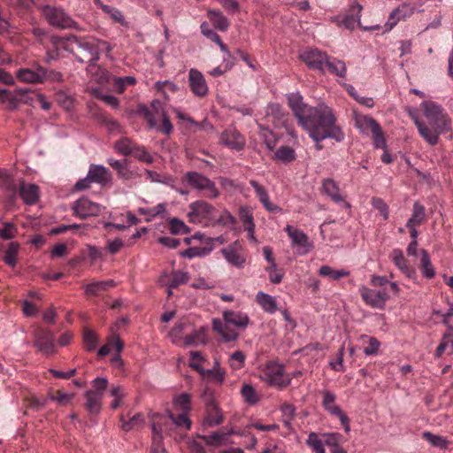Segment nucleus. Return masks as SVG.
Masks as SVG:
<instances>
[{"label": "nucleus", "instance_id": "1", "mask_svg": "<svg viewBox=\"0 0 453 453\" xmlns=\"http://www.w3.org/2000/svg\"><path fill=\"white\" fill-rule=\"evenodd\" d=\"M300 126L316 142L327 138L341 142L345 138L342 127L337 124L334 111L324 102L307 109Z\"/></svg>", "mask_w": 453, "mask_h": 453}, {"label": "nucleus", "instance_id": "2", "mask_svg": "<svg viewBox=\"0 0 453 453\" xmlns=\"http://www.w3.org/2000/svg\"><path fill=\"white\" fill-rule=\"evenodd\" d=\"M223 320L213 319L212 329L221 336L224 342L235 341L239 334L236 329L245 330L250 324V317L241 311L226 310L222 313Z\"/></svg>", "mask_w": 453, "mask_h": 453}, {"label": "nucleus", "instance_id": "3", "mask_svg": "<svg viewBox=\"0 0 453 453\" xmlns=\"http://www.w3.org/2000/svg\"><path fill=\"white\" fill-rule=\"evenodd\" d=\"M67 41L72 45H76L77 49L81 50V54H74L75 60L81 64L86 63L89 67L96 65L101 51L104 50L106 53H110L112 50V47L108 42L96 38H81L72 35L67 38Z\"/></svg>", "mask_w": 453, "mask_h": 453}, {"label": "nucleus", "instance_id": "4", "mask_svg": "<svg viewBox=\"0 0 453 453\" xmlns=\"http://www.w3.org/2000/svg\"><path fill=\"white\" fill-rule=\"evenodd\" d=\"M39 9L43 18L51 27L60 29L81 30L78 23L62 7L45 4Z\"/></svg>", "mask_w": 453, "mask_h": 453}, {"label": "nucleus", "instance_id": "5", "mask_svg": "<svg viewBox=\"0 0 453 453\" xmlns=\"http://www.w3.org/2000/svg\"><path fill=\"white\" fill-rule=\"evenodd\" d=\"M421 108L429 124L440 132H447L451 129V120L441 105L433 101H424L421 104Z\"/></svg>", "mask_w": 453, "mask_h": 453}, {"label": "nucleus", "instance_id": "6", "mask_svg": "<svg viewBox=\"0 0 453 453\" xmlns=\"http://www.w3.org/2000/svg\"><path fill=\"white\" fill-rule=\"evenodd\" d=\"M259 378L268 385L280 388L291 382V377L285 373L284 366L274 362H270L260 369Z\"/></svg>", "mask_w": 453, "mask_h": 453}, {"label": "nucleus", "instance_id": "7", "mask_svg": "<svg viewBox=\"0 0 453 453\" xmlns=\"http://www.w3.org/2000/svg\"><path fill=\"white\" fill-rule=\"evenodd\" d=\"M216 208L205 201H196L189 205V221L203 226L212 225L216 219Z\"/></svg>", "mask_w": 453, "mask_h": 453}, {"label": "nucleus", "instance_id": "8", "mask_svg": "<svg viewBox=\"0 0 453 453\" xmlns=\"http://www.w3.org/2000/svg\"><path fill=\"white\" fill-rule=\"evenodd\" d=\"M184 180L192 188L200 191L207 198L214 199L219 195L215 183L200 173L188 172Z\"/></svg>", "mask_w": 453, "mask_h": 453}, {"label": "nucleus", "instance_id": "9", "mask_svg": "<svg viewBox=\"0 0 453 453\" xmlns=\"http://www.w3.org/2000/svg\"><path fill=\"white\" fill-rule=\"evenodd\" d=\"M362 9L363 7L361 4L358 3H353L349 6V14L333 16L330 18V21L336 24L338 27H344L349 30H353L356 26H358L367 31L376 30L379 27V25L371 27L361 26L360 19Z\"/></svg>", "mask_w": 453, "mask_h": 453}, {"label": "nucleus", "instance_id": "10", "mask_svg": "<svg viewBox=\"0 0 453 453\" xmlns=\"http://www.w3.org/2000/svg\"><path fill=\"white\" fill-rule=\"evenodd\" d=\"M145 117L151 128L157 127L158 119H162V125L158 127V131L165 134H169L173 131V125L160 101L154 100L151 103V110L147 111Z\"/></svg>", "mask_w": 453, "mask_h": 453}, {"label": "nucleus", "instance_id": "11", "mask_svg": "<svg viewBox=\"0 0 453 453\" xmlns=\"http://www.w3.org/2000/svg\"><path fill=\"white\" fill-rule=\"evenodd\" d=\"M150 418L152 429V445L150 453H165V449L162 444L163 436L164 434L167 436H173V434L171 433V430L165 426V424L163 426L160 420L156 419H162V417L159 415V413H153L150 416Z\"/></svg>", "mask_w": 453, "mask_h": 453}, {"label": "nucleus", "instance_id": "12", "mask_svg": "<svg viewBox=\"0 0 453 453\" xmlns=\"http://www.w3.org/2000/svg\"><path fill=\"white\" fill-rule=\"evenodd\" d=\"M323 399L321 404L329 414L339 418L341 425L346 433L350 431L349 418L341 407L335 403L336 395L334 392L324 390L322 392Z\"/></svg>", "mask_w": 453, "mask_h": 453}, {"label": "nucleus", "instance_id": "13", "mask_svg": "<svg viewBox=\"0 0 453 453\" xmlns=\"http://www.w3.org/2000/svg\"><path fill=\"white\" fill-rule=\"evenodd\" d=\"M358 291L364 303L373 309H384L389 298L386 290H376L365 285L360 286Z\"/></svg>", "mask_w": 453, "mask_h": 453}, {"label": "nucleus", "instance_id": "14", "mask_svg": "<svg viewBox=\"0 0 453 453\" xmlns=\"http://www.w3.org/2000/svg\"><path fill=\"white\" fill-rule=\"evenodd\" d=\"M162 417V419H160V422L164 425L165 424L166 427L171 430V433L173 434V438H177V434L175 430L179 429L180 431H188L191 427V421L188 416V412H181L177 416H174L172 411H167L166 417L163 414H159ZM157 420H159V418H156Z\"/></svg>", "mask_w": 453, "mask_h": 453}, {"label": "nucleus", "instance_id": "15", "mask_svg": "<svg viewBox=\"0 0 453 453\" xmlns=\"http://www.w3.org/2000/svg\"><path fill=\"white\" fill-rule=\"evenodd\" d=\"M327 53L319 49H308L300 54V58L305 65L311 68L326 73V62L327 60Z\"/></svg>", "mask_w": 453, "mask_h": 453}, {"label": "nucleus", "instance_id": "16", "mask_svg": "<svg viewBox=\"0 0 453 453\" xmlns=\"http://www.w3.org/2000/svg\"><path fill=\"white\" fill-rule=\"evenodd\" d=\"M34 345L44 356H50L55 353V336L52 332L45 329H39L35 334Z\"/></svg>", "mask_w": 453, "mask_h": 453}, {"label": "nucleus", "instance_id": "17", "mask_svg": "<svg viewBox=\"0 0 453 453\" xmlns=\"http://www.w3.org/2000/svg\"><path fill=\"white\" fill-rule=\"evenodd\" d=\"M285 231L291 240L292 246L298 249L299 254L305 255L311 250L312 245L304 232L290 225L285 227Z\"/></svg>", "mask_w": 453, "mask_h": 453}, {"label": "nucleus", "instance_id": "18", "mask_svg": "<svg viewBox=\"0 0 453 453\" xmlns=\"http://www.w3.org/2000/svg\"><path fill=\"white\" fill-rule=\"evenodd\" d=\"M250 185L254 189L257 198L259 200L265 211L271 213L282 212V208L270 200L268 190L265 186L253 179L250 180Z\"/></svg>", "mask_w": 453, "mask_h": 453}, {"label": "nucleus", "instance_id": "19", "mask_svg": "<svg viewBox=\"0 0 453 453\" xmlns=\"http://www.w3.org/2000/svg\"><path fill=\"white\" fill-rule=\"evenodd\" d=\"M188 83L192 93L198 97H204L209 88L203 74L197 69L191 68L188 72Z\"/></svg>", "mask_w": 453, "mask_h": 453}, {"label": "nucleus", "instance_id": "20", "mask_svg": "<svg viewBox=\"0 0 453 453\" xmlns=\"http://www.w3.org/2000/svg\"><path fill=\"white\" fill-rule=\"evenodd\" d=\"M221 254L229 265L239 269L244 267L246 257L242 254V248L238 242L222 249Z\"/></svg>", "mask_w": 453, "mask_h": 453}, {"label": "nucleus", "instance_id": "21", "mask_svg": "<svg viewBox=\"0 0 453 453\" xmlns=\"http://www.w3.org/2000/svg\"><path fill=\"white\" fill-rule=\"evenodd\" d=\"M72 208L74 214L81 219L97 216L101 211V207L98 203L85 197L75 201Z\"/></svg>", "mask_w": 453, "mask_h": 453}, {"label": "nucleus", "instance_id": "22", "mask_svg": "<svg viewBox=\"0 0 453 453\" xmlns=\"http://www.w3.org/2000/svg\"><path fill=\"white\" fill-rule=\"evenodd\" d=\"M321 188L322 192L336 204H339L346 209L350 208L349 203L345 200L343 196H342L340 188L335 180L330 178L325 179L322 181Z\"/></svg>", "mask_w": 453, "mask_h": 453}, {"label": "nucleus", "instance_id": "23", "mask_svg": "<svg viewBox=\"0 0 453 453\" xmlns=\"http://www.w3.org/2000/svg\"><path fill=\"white\" fill-rule=\"evenodd\" d=\"M44 74V68L40 65L20 68L16 73L19 81L31 84L43 83Z\"/></svg>", "mask_w": 453, "mask_h": 453}, {"label": "nucleus", "instance_id": "24", "mask_svg": "<svg viewBox=\"0 0 453 453\" xmlns=\"http://www.w3.org/2000/svg\"><path fill=\"white\" fill-rule=\"evenodd\" d=\"M288 106L292 110L298 124L303 119L307 109L311 106L303 102V97L299 92H292L286 95Z\"/></svg>", "mask_w": 453, "mask_h": 453}, {"label": "nucleus", "instance_id": "25", "mask_svg": "<svg viewBox=\"0 0 453 453\" xmlns=\"http://www.w3.org/2000/svg\"><path fill=\"white\" fill-rule=\"evenodd\" d=\"M220 142L232 149L240 150L245 145L244 138L234 129H227L221 134Z\"/></svg>", "mask_w": 453, "mask_h": 453}, {"label": "nucleus", "instance_id": "26", "mask_svg": "<svg viewBox=\"0 0 453 453\" xmlns=\"http://www.w3.org/2000/svg\"><path fill=\"white\" fill-rule=\"evenodd\" d=\"M94 4L107 14L113 22L118 23L126 28L129 27V22L126 19L123 12L119 9L111 5L104 4L101 0H94Z\"/></svg>", "mask_w": 453, "mask_h": 453}, {"label": "nucleus", "instance_id": "27", "mask_svg": "<svg viewBox=\"0 0 453 453\" xmlns=\"http://www.w3.org/2000/svg\"><path fill=\"white\" fill-rule=\"evenodd\" d=\"M189 277L188 273L182 271H173L171 273H164L159 279V282L168 288H177L180 285L186 283Z\"/></svg>", "mask_w": 453, "mask_h": 453}, {"label": "nucleus", "instance_id": "28", "mask_svg": "<svg viewBox=\"0 0 453 453\" xmlns=\"http://www.w3.org/2000/svg\"><path fill=\"white\" fill-rule=\"evenodd\" d=\"M390 258L395 266L409 279L415 278V270L408 264L403 253L399 249H395L390 254Z\"/></svg>", "mask_w": 453, "mask_h": 453}, {"label": "nucleus", "instance_id": "29", "mask_svg": "<svg viewBox=\"0 0 453 453\" xmlns=\"http://www.w3.org/2000/svg\"><path fill=\"white\" fill-rule=\"evenodd\" d=\"M88 173L94 183L105 185L111 180V173L103 165H90Z\"/></svg>", "mask_w": 453, "mask_h": 453}, {"label": "nucleus", "instance_id": "30", "mask_svg": "<svg viewBox=\"0 0 453 453\" xmlns=\"http://www.w3.org/2000/svg\"><path fill=\"white\" fill-rule=\"evenodd\" d=\"M19 193L25 203L35 204L39 198V188L35 184L20 182Z\"/></svg>", "mask_w": 453, "mask_h": 453}, {"label": "nucleus", "instance_id": "31", "mask_svg": "<svg viewBox=\"0 0 453 453\" xmlns=\"http://www.w3.org/2000/svg\"><path fill=\"white\" fill-rule=\"evenodd\" d=\"M256 302L265 312L269 314H274L279 309L276 296L262 291L257 293Z\"/></svg>", "mask_w": 453, "mask_h": 453}, {"label": "nucleus", "instance_id": "32", "mask_svg": "<svg viewBox=\"0 0 453 453\" xmlns=\"http://www.w3.org/2000/svg\"><path fill=\"white\" fill-rule=\"evenodd\" d=\"M414 122L417 126L419 134L426 140L430 145H434L438 142L439 134L441 133L438 129L433 127H428L424 122L420 121L418 118H414Z\"/></svg>", "mask_w": 453, "mask_h": 453}, {"label": "nucleus", "instance_id": "33", "mask_svg": "<svg viewBox=\"0 0 453 453\" xmlns=\"http://www.w3.org/2000/svg\"><path fill=\"white\" fill-rule=\"evenodd\" d=\"M355 127L363 134H368L369 132L378 130L380 124L372 117L367 115H357L355 117Z\"/></svg>", "mask_w": 453, "mask_h": 453}, {"label": "nucleus", "instance_id": "34", "mask_svg": "<svg viewBox=\"0 0 453 453\" xmlns=\"http://www.w3.org/2000/svg\"><path fill=\"white\" fill-rule=\"evenodd\" d=\"M223 422V415L219 408L214 402H211L206 406V416L204 423L209 426H217Z\"/></svg>", "mask_w": 453, "mask_h": 453}, {"label": "nucleus", "instance_id": "35", "mask_svg": "<svg viewBox=\"0 0 453 453\" xmlns=\"http://www.w3.org/2000/svg\"><path fill=\"white\" fill-rule=\"evenodd\" d=\"M234 432L232 429L226 430V427L222 428L220 431L213 432L210 434L203 435V439L204 442L208 445L211 446H220L224 444L228 437L234 434Z\"/></svg>", "mask_w": 453, "mask_h": 453}, {"label": "nucleus", "instance_id": "36", "mask_svg": "<svg viewBox=\"0 0 453 453\" xmlns=\"http://www.w3.org/2000/svg\"><path fill=\"white\" fill-rule=\"evenodd\" d=\"M107 163L117 172L120 179L128 180L134 177V173L128 167L127 161L118 160L112 157L107 159Z\"/></svg>", "mask_w": 453, "mask_h": 453}, {"label": "nucleus", "instance_id": "37", "mask_svg": "<svg viewBox=\"0 0 453 453\" xmlns=\"http://www.w3.org/2000/svg\"><path fill=\"white\" fill-rule=\"evenodd\" d=\"M326 70L340 78H344L347 73L346 65L342 60L335 58H331L329 57H327V60L326 62Z\"/></svg>", "mask_w": 453, "mask_h": 453}, {"label": "nucleus", "instance_id": "38", "mask_svg": "<svg viewBox=\"0 0 453 453\" xmlns=\"http://www.w3.org/2000/svg\"><path fill=\"white\" fill-rule=\"evenodd\" d=\"M102 395L92 390H88L85 393L86 403L85 406L91 413H98L101 410Z\"/></svg>", "mask_w": 453, "mask_h": 453}, {"label": "nucleus", "instance_id": "39", "mask_svg": "<svg viewBox=\"0 0 453 453\" xmlns=\"http://www.w3.org/2000/svg\"><path fill=\"white\" fill-rule=\"evenodd\" d=\"M188 326L189 323L187 321H180L177 323L169 332L168 336L171 342L175 345L181 346L185 338L183 333Z\"/></svg>", "mask_w": 453, "mask_h": 453}, {"label": "nucleus", "instance_id": "40", "mask_svg": "<svg viewBox=\"0 0 453 453\" xmlns=\"http://www.w3.org/2000/svg\"><path fill=\"white\" fill-rule=\"evenodd\" d=\"M420 255V270L423 276L428 280L433 279L435 276V269L431 263L428 252L426 250H421Z\"/></svg>", "mask_w": 453, "mask_h": 453}, {"label": "nucleus", "instance_id": "41", "mask_svg": "<svg viewBox=\"0 0 453 453\" xmlns=\"http://www.w3.org/2000/svg\"><path fill=\"white\" fill-rule=\"evenodd\" d=\"M205 341L206 335L203 329L194 330L185 336L181 347L198 346L203 344Z\"/></svg>", "mask_w": 453, "mask_h": 453}, {"label": "nucleus", "instance_id": "42", "mask_svg": "<svg viewBox=\"0 0 453 453\" xmlns=\"http://www.w3.org/2000/svg\"><path fill=\"white\" fill-rule=\"evenodd\" d=\"M426 219V210L425 207L418 202H415L413 204L411 217L406 223V226H418Z\"/></svg>", "mask_w": 453, "mask_h": 453}, {"label": "nucleus", "instance_id": "43", "mask_svg": "<svg viewBox=\"0 0 453 453\" xmlns=\"http://www.w3.org/2000/svg\"><path fill=\"white\" fill-rule=\"evenodd\" d=\"M208 14L211 21L218 30L226 31L228 29L229 21L219 11L210 10Z\"/></svg>", "mask_w": 453, "mask_h": 453}, {"label": "nucleus", "instance_id": "44", "mask_svg": "<svg viewBox=\"0 0 453 453\" xmlns=\"http://www.w3.org/2000/svg\"><path fill=\"white\" fill-rule=\"evenodd\" d=\"M319 274L323 277H328L334 280H338L349 275V271L346 269L335 270L329 265H323L319 270Z\"/></svg>", "mask_w": 453, "mask_h": 453}, {"label": "nucleus", "instance_id": "45", "mask_svg": "<svg viewBox=\"0 0 453 453\" xmlns=\"http://www.w3.org/2000/svg\"><path fill=\"white\" fill-rule=\"evenodd\" d=\"M241 395L243 401L250 406L257 404L259 401V396L255 388L250 384H244L242 387Z\"/></svg>", "mask_w": 453, "mask_h": 453}, {"label": "nucleus", "instance_id": "46", "mask_svg": "<svg viewBox=\"0 0 453 453\" xmlns=\"http://www.w3.org/2000/svg\"><path fill=\"white\" fill-rule=\"evenodd\" d=\"M0 188L13 195L18 191L16 182L5 170H0Z\"/></svg>", "mask_w": 453, "mask_h": 453}, {"label": "nucleus", "instance_id": "47", "mask_svg": "<svg viewBox=\"0 0 453 453\" xmlns=\"http://www.w3.org/2000/svg\"><path fill=\"white\" fill-rule=\"evenodd\" d=\"M19 245L17 242L9 243L3 257L4 262L9 266L14 267L17 264Z\"/></svg>", "mask_w": 453, "mask_h": 453}, {"label": "nucleus", "instance_id": "48", "mask_svg": "<svg viewBox=\"0 0 453 453\" xmlns=\"http://www.w3.org/2000/svg\"><path fill=\"white\" fill-rule=\"evenodd\" d=\"M274 157L278 161L288 164L296 159V152L291 147L281 146L276 150Z\"/></svg>", "mask_w": 453, "mask_h": 453}, {"label": "nucleus", "instance_id": "49", "mask_svg": "<svg viewBox=\"0 0 453 453\" xmlns=\"http://www.w3.org/2000/svg\"><path fill=\"white\" fill-rule=\"evenodd\" d=\"M134 145L132 141L127 137H123L114 143V150L122 156H129L132 154Z\"/></svg>", "mask_w": 453, "mask_h": 453}, {"label": "nucleus", "instance_id": "50", "mask_svg": "<svg viewBox=\"0 0 453 453\" xmlns=\"http://www.w3.org/2000/svg\"><path fill=\"white\" fill-rule=\"evenodd\" d=\"M280 410L282 413L284 426L288 429H292V420L296 416V407L289 403H284L280 406Z\"/></svg>", "mask_w": 453, "mask_h": 453}, {"label": "nucleus", "instance_id": "51", "mask_svg": "<svg viewBox=\"0 0 453 453\" xmlns=\"http://www.w3.org/2000/svg\"><path fill=\"white\" fill-rule=\"evenodd\" d=\"M422 437L426 439L432 446L439 449H446L449 445V441L443 436L434 434L429 431H426L422 434Z\"/></svg>", "mask_w": 453, "mask_h": 453}, {"label": "nucleus", "instance_id": "52", "mask_svg": "<svg viewBox=\"0 0 453 453\" xmlns=\"http://www.w3.org/2000/svg\"><path fill=\"white\" fill-rule=\"evenodd\" d=\"M114 286L113 280L96 281L86 286V293L90 296H96L101 290H105Z\"/></svg>", "mask_w": 453, "mask_h": 453}, {"label": "nucleus", "instance_id": "53", "mask_svg": "<svg viewBox=\"0 0 453 453\" xmlns=\"http://www.w3.org/2000/svg\"><path fill=\"white\" fill-rule=\"evenodd\" d=\"M190 395L187 393H182L179 395H176L173 398V405L174 407L180 411L181 412H188L191 409L190 406Z\"/></svg>", "mask_w": 453, "mask_h": 453}, {"label": "nucleus", "instance_id": "54", "mask_svg": "<svg viewBox=\"0 0 453 453\" xmlns=\"http://www.w3.org/2000/svg\"><path fill=\"white\" fill-rule=\"evenodd\" d=\"M144 424V418L142 414L136 413L129 420H124V418H121V427L124 431L127 432L132 429L141 427Z\"/></svg>", "mask_w": 453, "mask_h": 453}, {"label": "nucleus", "instance_id": "55", "mask_svg": "<svg viewBox=\"0 0 453 453\" xmlns=\"http://www.w3.org/2000/svg\"><path fill=\"white\" fill-rule=\"evenodd\" d=\"M136 80L134 76L114 77L113 85L118 93H123L127 87L134 85Z\"/></svg>", "mask_w": 453, "mask_h": 453}, {"label": "nucleus", "instance_id": "56", "mask_svg": "<svg viewBox=\"0 0 453 453\" xmlns=\"http://www.w3.org/2000/svg\"><path fill=\"white\" fill-rule=\"evenodd\" d=\"M306 443L315 451V453H326L324 443L316 433L311 432L309 434Z\"/></svg>", "mask_w": 453, "mask_h": 453}, {"label": "nucleus", "instance_id": "57", "mask_svg": "<svg viewBox=\"0 0 453 453\" xmlns=\"http://www.w3.org/2000/svg\"><path fill=\"white\" fill-rule=\"evenodd\" d=\"M260 130V137L265 144L266 148L270 150H273L277 143L276 135L268 128L261 127Z\"/></svg>", "mask_w": 453, "mask_h": 453}, {"label": "nucleus", "instance_id": "58", "mask_svg": "<svg viewBox=\"0 0 453 453\" xmlns=\"http://www.w3.org/2000/svg\"><path fill=\"white\" fill-rule=\"evenodd\" d=\"M240 219L243 224L244 230H252V226H255L253 214L251 211L247 207H241L240 209Z\"/></svg>", "mask_w": 453, "mask_h": 453}, {"label": "nucleus", "instance_id": "59", "mask_svg": "<svg viewBox=\"0 0 453 453\" xmlns=\"http://www.w3.org/2000/svg\"><path fill=\"white\" fill-rule=\"evenodd\" d=\"M245 360V354L241 350H237L230 355L229 365L234 370H239L244 366Z\"/></svg>", "mask_w": 453, "mask_h": 453}, {"label": "nucleus", "instance_id": "60", "mask_svg": "<svg viewBox=\"0 0 453 453\" xmlns=\"http://www.w3.org/2000/svg\"><path fill=\"white\" fill-rule=\"evenodd\" d=\"M361 339L367 340L368 345L364 349L365 356H373L378 353L380 342L376 338L364 334L361 336Z\"/></svg>", "mask_w": 453, "mask_h": 453}, {"label": "nucleus", "instance_id": "61", "mask_svg": "<svg viewBox=\"0 0 453 453\" xmlns=\"http://www.w3.org/2000/svg\"><path fill=\"white\" fill-rule=\"evenodd\" d=\"M395 10V12L398 13L399 18L402 20H404L414 14V12H416V6L412 4L403 3Z\"/></svg>", "mask_w": 453, "mask_h": 453}, {"label": "nucleus", "instance_id": "62", "mask_svg": "<svg viewBox=\"0 0 453 453\" xmlns=\"http://www.w3.org/2000/svg\"><path fill=\"white\" fill-rule=\"evenodd\" d=\"M18 233L16 226L11 222H4L0 228V237L4 240L13 239Z\"/></svg>", "mask_w": 453, "mask_h": 453}, {"label": "nucleus", "instance_id": "63", "mask_svg": "<svg viewBox=\"0 0 453 453\" xmlns=\"http://www.w3.org/2000/svg\"><path fill=\"white\" fill-rule=\"evenodd\" d=\"M211 251V249L191 247L187 249L181 253V256L188 258H194L196 257H203Z\"/></svg>", "mask_w": 453, "mask_h": 453}, {"label": "nucleus", "instance_id": "64", "mask_svg": "<svg viewBox=\"0 0 453 453\" xmlns=\"http://www.w3.org/2000/svg\"><path fill=\"white\" fill-rule=\"evenodd\" d=\"M170 231L173 234H186L188 227L182 220L173 218L170 220Z\"/></svg>", "mask_w": 453, "mask_h": 453}]
</instances>
